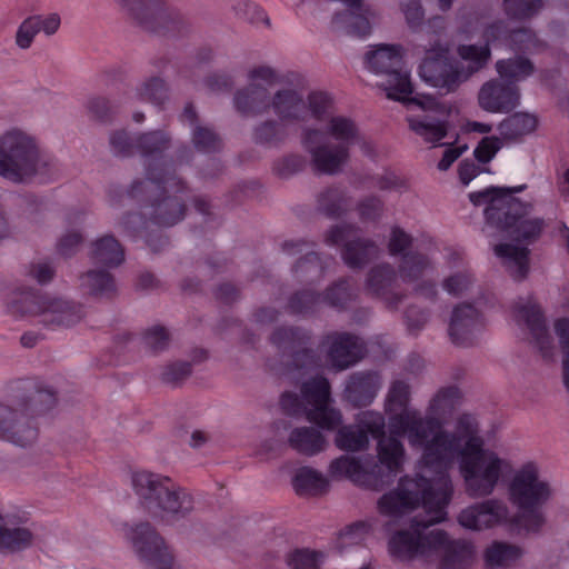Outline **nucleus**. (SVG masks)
Returning a JSON list of instances; mask_svg holds the SVG:
<instances>
[{
  "label": "nucleus",
  "instance_id": "7c9ffc66",
  "mask_svg": "<svg viewBox=\"0 0 569 569\" xmlns=\"http://www.w3.org/2000/svg\"><path fill=\"white\" fill-rule=\"evenodd\" d=\"M146 177L132 181L127 191V196L139 203L149 202L154 200L153 196L164 193L171 181L176 180V176L167 174L163 168H157L148 164L144 168Z\"/></svg>",
  "mask_w": 569,
  "mask_h": 569
},
{
  "label": "nucleus",
  "instance_id": "603ef678",
  "mask_svg": "<svg viewBox=\"0 0 569 569\" xmlns=\"http://www.w3.org/2000/svg\"><path fill=\"white\" fill-rule=\"evenodd\" d=\"M521 549L506 542H495L486 551V560L490 566L507 567L521 557Z\"/></svg>",
  "mask_w": 569,
  "mask_h": 569
},
{
  "label": "nucleus",
  "instance_id": "4468645a",
  "mask_svg": "<svg viewBox=\"0 0 569 569\" xmlns=\"http://www.w3.org/2000/svg\"><path fill=\"white\" fill-rule=\"evenodd\" d=\"M270 341L287 357V373L296 378L319 366V357L312 348V335L297 326H281L273 330Z\"/></svg>",
  "mask_w": 569,
  "mask_h": 569
},
{
  "label": "nucleus",
  "instance_id": "aec40b11",
  "mask_svg": "<svg viewBox=\"0 0 569 569\" xmlns=\"http://www.w3.org/2000/svg\"><path fill=\"white\" fill-rule=\"evenodd\" d=\"M0 438L20 447L32 445L38 438L36 417L18 402H0Z\"/></svg>",
  "mask_w": 569,
  "mask_h": 569
},
{
  "label": "nucleus",
  "instance_id": "a878e982",
  "mask_svg": "<svg viewBox=\"0 0 569 569\" xmlns=\"http://www.w3.org/2000/svg\"><path fill=\"white\" fill-rule=\"evenodd\" d=\"M315 243L306 239L287 240L282 243V251L289 256L306 252L293 266L295 277L302 282H313L322 278L326 262L313 251Z\"/></svg>",
  "mask_w": 569,
  "mask_h": 569
},
{
  "label": "nucleus",
  "instance_id": "5701e85b",
  "mask_svg": "<svg viewBox=\"0 0 569 569\" xmlns=\"http://www.w3.org/2000/svg\"><path fill=\"white\" fill-rule=\"evenodd\" d=\"M397 271L389 263L372 267L366 278V290L382 300L389 310H398L407 298L406 292L397 291Z\"/></svg>",
  "mask_w": 569,
  "mask_h": 569
},
{
  "label": "nucleus",
  "instance_id": "49530a36",
  "mask_svg": "<svg viewBox=\"0 0 569 569\" xmlns=\"http://www.w3.org/2000/svg\"><path fill=\"white\" fill-rule=\"evenodd\" d=\"M537 127L535 116L526 112H516L502 120L498 127L500 134L507 140H516L531 133Z\"/></svg>",
  "mask_w": 569,
  "mask_h": 569
},
{
  "label": "nucleus",
  "instance_id": "79ce46f5",
  "mask_svg": "<svg viewBox=\"0 0 569 569\" xmlns=\"http://www.w3.org/2000/svg\"><path fill=\"white\" fill-rule=\"evenodd\" d=\"M80 281V286L96 297H111L117 289L113 276L102 268L88 270Z\"/></svg>",
  "mask_w": 569,
  "mask_h": 569
},
{
  "label": "nucleus",
  "instance_id": "e2e57ef3",
  "mask_svg": "<svg viewBox=\"0 0 569 569\" xmlns=\"http://www.w3.org/2000/svg\"><path fill=\"white\" fill-rule=\"evenodd\" d=\"M26 276L43 286L51 282L56 276V269L51 262L47 260L32 261L26 266Z\"/></svg>",
  "mask_w": 569,
  "mask_h": 569
},
{
  "label": "nucleus",
  "instance_id": "72a5a7b5",
  "mask_svg": "<svg viewBox=\"0 0 569 569\" xmlns=\"http://www.w3.org/2000/svg\"><path fill=\"white\" fill-rule=\"evenodd\" d=\"M410 396V385L405 380H395L390 385L386 399V411L389 415V426L391 432L396 436H403L407 439L408 432L405 431L402 426L396 423V419L405 412L418 411L417 409L408 408Z\"/></svg>",
  "mask_w": 569,
  "mask_h": 569
},
{
  "label": "nucleus",
  "instance_id": "f8f14e48",
  "mask_svg": "<svg viewBox=\"0 0 569 569\" xmlns=\"http://www.w3.org/2000/svg\"><path fill=\"white\" fill-rule=\"evenodd\" d=\"M122 11L148 32L176 37L184 33L187 19L164 0H116Z\"/></svg>",
  "mask_w": 569,
  "mask_h": 569
},
{
  "label": "nucleus",
  "instance_id": "4d7b16f0",
  "mask_svg": "<svg viewBox=\"0 0 569 569\" xmlns=\"http://www.w3.org/2000/svg\"><path fill=\"white\" fill-rule=\"evenodd\" d=\"M431 311L419 305L411 303L403 311V322L407 331L412 336H418L428 325Z\"/></svg>",
  "mask_w": 569,
  "mask_h": 569
},
{
  "label": "nucleus",
  "instance_id": "b1692460",
  "mask_svg": "<svg viewBox=\"0 0 569 569\" xmlns=\"http://www.w3.org/2000/svg\"><path fill=\"white\" fill-rule=\"evenodd\" d=\"M478 103L491 113H508L520 104V90L499 79L485 82L478 93Z\"/></svg>",
  "mask_w": 569,
  "mask_h": 569
},
{
  "label": "nucleus",
  "instance_id": "6e6552de",
  "mask_svg": "<svg viewBox=\"0 0 569 569\" xmlns=\"http://www.w3.org/2000/svg\"><path fill=\"white\" fill-rule=\"evenodd\" d=\"M509 500L518 509V522L529 532H539L546 523L542 507L552 488L541 478L539 467L530 461L515 471L508 487Z\"/></svg>",
  "mask_w": 569,
  "mask_h": 569
},
{
  "label": "nucleus",
  "instance_id": "c9c22d12",
  "mask_svg": "<svg viewBox=\"0 0 569 569\" xmlns=\"http://www.w3.org/2000/svg\"><path fill=\"white\" fill-rule=\"evenodd\" d=\"M89 257L94 264L116 268L124 260V250L111 234H106L91 243Z\"/></svg>",
  "mask_w": 569,
  "mask_h": 569
},
{
  "label": "nucleus",
  "instance_id": "423d86ee",
  "mask_svg": "<svg viewBox=\"0 0 569 569\" xmlns=\"http://www.w3.org/2000/svg\"><path fill=\"white\" fill-rule=\"evenodd\" d=\"M131 485L140 508L159 521H180L194 510L193 496L168 476L141 470L132 473Z\"/></svg>",
  "mask_w": 569,
  "mask_h": 569
},
{
  "label": "nucleus",
  "instance_id": "0e129e2a",
  "mask_svg": "<svg viewBox=\"0 0 569 569\" xmlns=\"http://www.w3.org/2000/svg\"><path fill=\"white\" fill-rule=\"evenodd\" d=\"M510 47L516 51H530L538 47V39L531 29L519 28L508 34Z\"/></svg>",
  "mask_w": 569,
  "mask_h": 569
},
{
  "label": "nucleus",
  "instance_id": "c756f323",
  "mask_svg": "<svg viewBox=\"0 0 569 569\" xmlns=\"http://www.w3.org/2000/svg\"><path fill=\"white\" fill-rule=\"evenodd\" d=\"M326 341L329 360L338 370H345L362 358L363 345L351 333L333 332L327 336Z\"/></svg>",
  "mask_w": 569,
  "mask_h": 569
},
{
  "label": "nucleus",
  "instance_id": "bb28decb",
  "mask_svg": "<svg viewBox=\"0 0 569 569\" xmlns=\"http://www.w3.org/2000/svg\"><path fill=\"white\" fill-rule=\"evenodd\" d=\"M508 515V507L502 500L487 499L463 509L458 521L467 529L480 531L501 523Z\"/></svg>",
  "mask_w": 569,
  "mask_h": 569
},
{
  "label": "nucleus",
  "instance_id": "6e6d98bb",
  "mask_svg": "<svg viewBox=\"0 0 569 569\" xmlns=\"http://www.w3.org/2000/svg\"><path fill=\"white\" fill-rule=\"evenodd\" d=\"M171 341L170 332L167 328L154 325L148 328L142 336L144 348L152 355H158L169 348Z\"/></svg>",
  "mask_w": 569,
  "mask_h": 569
},
{
  "label": "nucleus",
  "instance_id": "13d9d810",
  "mask_svg": "<svg viewBox=\"0 0 569 569\" xmlns=\"http://www.w3.org/2000/svg\"><path fill=\"white\" fill-rule=\"evenodd\" d=\"M86 109L90 119L100 122H110L116 114V107L106 97H92L86 103Z\"/></svg>",
  "mask_w": 569,
  "mask_h": 569
},
{
  "label": "nucleus",
  "instance_id": "ea45409f",
  "mask_svg": "<svg viewBox=\"0 0 569 569\" xmlns=\"http://www.w3.org/2000/svg\"><path fill=\"white\" fill-rule=\"evenodd\" d=\"M252 141L262 147L277 148L288 138L287 126L279 119H267L257 123L252 129Z\"/></svg>",
  "mask_w": 569,
  "mask_h": 569
},
{
  "label": "nucleus",
  "instance_id": "7ed1b4c3",
  "mask_svg": "<svg viewBox=\"0 0 569 569\" xmlns=\"http://www.w3.org/2000/svg\"><path fill=\"white\" fill-rule=\"evenodd\" d=\"M420 503L426 516H416L409 529L399 530L391 537L390 552L401 559L439 561V569H466L472 559L471 546L463 541L450 540L443 530H429V527L442 520L431 521L436 515V506Z\"/></svg>",
  "mask_w": 569,
  "mask_h": 569
},
{
  "label": "nucleus",
  "instance_id": "2eb2a0df",
  "mask_svg": "<svg viewBox=\"0 0 569 569\" xmlns=\"http://www.w3.org/2000/svg\"><path fill=\"white\" fill-rule=\"evenodd\" d=\"M399 101L408 109L419 108L422 110L423 114L408 117L407 121L410 130L426 142L436 144L447 136L449 109L438 102L435 97L413 92L406 94L405 99Z\"/></svg>",
  "mask_w": 569,
  "mask_h": 569
},
{
  "label": "nucleus",
  "instance_id": "09e8293b",
  "mask_svg": "<svg viewBox=\"0 0 569 569\" xmlns=\"http://www.w3.org/2000/svg\"><path fill=\"white\" fill-rule=\"evenodd\" d=\"M458 56L468 61L467 68L463 67V73L466 74V81L476 72L481 70L489 61L491 57V50L488 46L477 44H460L457 48Z\"/></svg>",
  "mask_w": 569,
  "mask_h": 569
},
{
  "label": "nucleus",
  "instance_id": "dca6fc26",
  "mask_svg": "<svg viewBox=\"0 0 569 569\" xmlns=\"http://www.w3.org/2000/svg\"><path fill=\"white\" fill-rule=\"evenodd\" d=\"M250 83L233 94V107L242 117H258L270 112V88L280 83L277 71L259 66L249 71Z\"/></svg>",
  "mask_w": 569,
  "mask_h": 569
},
{
  "label": "nucleus",
  "instance_id": "393cba45",
  "mask_svg": "<svg viewBox=\"0 0 569 569\" xmlns=\"http://www.w3.org/2000/svg\"><path fill=\"white\" fill-rule=\"evenodd\" d=\"M515 312L518 321H522L530 331L532 341L542 357L551 358L553 355L552 339L548 333L540 307L530 298L520 299L515 305Z\"/></svg>",
  "mask_w": 569,
  "mask_h": 569
},
{
  "label": "nucleus",
  "instance_id": "774afa93",
  "mask_svg": "<svg viewBox=\"0 0 569 569\" xmlns=\"http://www.w3.org/2000/svg\"><path fill=\"white\" fill-rule=\"evenodd\" d=\"M306 166V160L299 154H289L279 159L274 166L273 171L281 178H289L300 172Z\"/></svg>",
  "mask_w": 569,
  "mask_h": 569
},
{
  "label": "nucleus",
  "instance_id": "4c0bfd02",
  "mask_svg": "<svg viewBox=\"0 0 569 569\" xmlns=\"http://www.w3.org/2000/svg\"><path fill=\"white\" fill-rule=\"evenodd\" d=\"M288 445L298 453L315 456L326 448V439L315 427L293 428L288 437Z\"/></svg>",
  "mask_w": 569,
  "mask_h": 569
},
{
  "label": "nucleus",
  "instance_id": "0eeeda50",
  "mask_svg": "<svg viewBox=\"0 0 569 569\" xmlns=\"http://www.w3.org/2000/svg\"><path fill=\"white\" fill-rule=\"evenodd\" d=\"M358 124L348 117L333 116L327 121L325 131L305 128L301 144L310 154L316 170L336 174L349 160V150L359 139Z\"/></svg>",
  "mask_w": 569,
  "mask_h": 569
},
{
  "label": "nucleus",
  "instance_id": "c85d7f7f",
  "mask_svg": "<svg viewBox=\"0 0 569 569\" xmlns=\"http://www.w3.org/2000/svg\"><path fill=\"white\" fill-rule=\"evenodd\" d=\"M270 111L286 122H300L308 118L303 93L292 87H282L271 92Z\"/></svg>",
  "mask_w": 569,
  "mask_h": 569
},
{
  "label": "nucleus",
  "instance_id": "de8ad7c7",
  "mask_svg": "<svg viewBox=\"0 0 569 569\" xmlns=\"http://www.w3.org/2000/svg\"><path fill=\"white\" fill-rule=\"evenodd\" d=\"M137 97L157 107H163L169 101V87L160 77H150L136 88Z\"/></svg>",
  "mask_w": 569,
  "mask_h": 569
},
{
  "label": "nucleus",
  "instance_id": "412c9836",
  "mask_svg": "<svg viewBox=\"0 0 569 569\" xmlns=\"http://www.w3.org/2000/svg\"><path fill=\"white\" fill-rule=\"evenodd\" d=\"M127 537L139 559L150 569L159 563L164 565L166 559L171 555L163 538L149 522H140L131 527Z\"/></svg>",
  "mask_w": 569,
  "mask_h": 569
},
{
  "label": "nucleus",
  "instance_id": "ddd939ff",
  "mask_svg": "<svg viewBox=\"0 0 569 569\" xmlns=\"http://www.w3.org/2000/svg\"><path fill=\"white\" fill-rule=\"evenodd\" d=\"M366 61L370 70L385 77L379 86L387 92V98L398 101L413 93L409 72L403 69L400 44H378L367 52Z\"/></svg>",
  "mask_w": 569,
  "mask_h": 569
},
{
  "label": "nucleus",
  "instance_id": "8fccbe9b",
  "mask_svg": "<svg viewBox=\"0 0 569 569\" xmlns=\"http://www.w3.org/2000/svg\"><path fill=\"white\" fill-rule=\"evenodd\" d=\"M191 142L193 148L202 153L218 152L222 147L220 136L204 124H197L191 129Z\"/></svg>",
  "mask_w": 569,
  "mask_h": 569
},
{
  "label": "nucleus",
  "instance_id": "a211bd4d",
  "mask_svg": "<svg viewBox=\"0 0 569 569\" xmlns=\"http://www.w3.org/2000/svg\"><path fill=\"white\" fill-rule=\"evenodd\" d=\"M330 246L341 244V258L351 269H362L379 257V247L360 233V229L347 223L333 226L326 234Z\"/></svg>",
  "mask_w": 569,
  "mask_h": 569
},
{
  "label": "nucleus",
  "instance_id": "5fc2aeb1",
  "mask_svg": "<svg viewBox=\"0 0 569 569\" xmlns=\"http://www.w3.org/2000/svg\"><path fill=\"white\" fill-rule=\"evenodd\" d=\"M322 302L321 295L312 290H301L290 297L288 311L293 315L312 313Z\"/></svg>",
  "mask_w": 569,
  "mask_h": 569
},
{
  "label": "nucleus",
  "instance_id": "864d4df0",
  "mask_svg": "<svg viewBox=\"0 0 569 569\" xmlns=\"http://www.w3.org/2000/svg\"><path fill=\"white\" fill-rule=\"evenodd\" d=\"M109 144L116 157L130 158L138 154L137 132L132 134L124 129L114 130L109 136Z\"/></svg>",
  "mask_w": 569,
  "mask_h": 569
},
{
  "label": "nucleus",
  "instance_id": "69168bd1",
  "mask_svg": "<svg viewBox=\"0 0 569 569\" xmlns=\"http://www.w3.org/2000/svg\"><path fill=\"white\" fill-rule=\"evenodd\" d=\"M357 209L362 220L377 221L383 214L385 203L377 196H368L359 201Z\"/></svg>",
  "mask_w": 569,
  "mask_h": 569
},
{
  "label": "nucleus",
  "instance_id": "bf43d9fd",
  "mask_svg": "<svg viewBox=\"0 0 569 569\" xmlns=\"http://www.w3.org/2000/svg\"><path fill=\"white\" fill-rule=\"evenodd\" d=\"M508 16L516 19H527L536 16L543 7L542 0H503Z\"/></svg>",
  "mask_w": 569,
  "mask_h": 569
},
{
  "label": "nucleus",
  "instance_id": "3c124183",
  "mask_svg": "<svg viewBox=\"0 0 569 569\" xmlns=\"http://www.w3.org/2000/svg\"><path fill=\"white\" fill-rule=\"evenodd\" d=\"M355 298L356 291L348 279L338 280L322 296L325 303L337 309H343Z\"/></svg>",
  "mask_w": 569,
  "mask_h": 569
},
{
  "label": "nucleus",
  "instance_id": "e433bc0d",
  "mask_svg": "<svg viewBox=\"0 0 569 569\" xmlns=\"http://www.w3.org/2000/svg\"><path fill=\"white\" fill-rule=\"evenodd\" d=\"M495 253L502 259L503 266L515 280H522L529 271V249L511 243H500L495 247Z\"/></svg>",
  "mask_w": 569,
  "mask_h": 569
},
{
  "label": "nucleus",
  "instance_id": "680f3d73",
  "mask_svg": "<svg viewBox=\"0 0 569 569\" xmlns=\"http://www.w3.org/2000/svg\"><path fill=\"white\" fill-rule=\"evenodd\" d=\"M322 553L310 549H296L287 557L291 569H320Z\"/></svg>",
  "mask_w": 569,
  "mask_h": 569
},
{
  "label": "nucleus",
  "instance_id": "a19ab883",
  "mask_svg": "<svg viewBox=\"0 0 569 569\" xmlns=\"http://www.w3.org/2000/svg\"><path fill=\"white\" fill-rule=\"evenodd\" d=\"M496 70L501 80L509 84H516V82L530 77L535 71V66L528 58L515 56L509 59L498 60L496 62Z\"/></svg>",
  "mask_w": 569,
  "mask_h": 569
},
{
  "label": "nucleus",
  "instance_id": "9b49d317",
  "mask_svg": "<svg viewBox=\"0 0 569 569\" xmlns=\"http://www.w3.org/2000/svg\"><path fill=\"white\" fill-rule=\"evenodd\" d=\"M9 312L17 317H33L38 325L49 330L71 328L84 317L81 303L38 290L22 292L9 305Z\"/></svg>",
  "mask_w": 569,
  "mask_h": 569
},
{
  "label": "nucleus",
  "instance_id": "f03ea898",
  "mask_svg": "<svg viewBox=\"0 0 569 569\" xmlns=\"http://www.w3.org/2000/svg\"><path fill=\"white\" fill-rule=\"evenodd\" d=\"M386 420L377 411L360 412L353 425L341 427L336 445L346 451H360L369 446V436L378 440V461L365 467L359 460L341 456L330 463L333 476H346L355 483L372 490H381L393 482L405 460L402 442L393 436H386Z\"/></svg>",
  "mask_w": 569,
  "mask_h": 569
},
{
  "label": "nucleus",
  "instance_id": "9d476101",
  "mask_svg": "<svg viewBox=\"0 0 569 569\" xmlns=\"http://www.w3.org/2000/svg\"><path fill=\"white\" fill-rule=\"evenodd\" d=\"M56 167L52 157L40 150L34 139L20 131L0 137V176L22 182L36 174H47Z\"/></svg>",
  "mask_w": 569,
  "mask_h": 569
},
{
  "label": "nucleus",
  "instance_id": "473e14b6",
  "mask_svg": "<svg viewBox=\"0 0 569 569\" xmlns=\"http://www.w3.org/2000/svg\"><path fill=\"white\" fill-rule=\"evenodd\" d=\"M381 388L380 377L373 371H358L349 376L343 396L353 407H367Z\"/></svg>",
  "mask_w": 569,
  "mask_h": 569
},
{
  "label": "nucleus",
  "instance_id": "052dcab7",
  "mask_svg": "<svg viewBox=\"0 0 569 569\" xmlns=\"http://www.w3.org/2000/svg\"><path fill=\"white\" fill-rule=\"evenodd\" d=\"M555 332L559 338V343L563 353L562 381L566 389L569 391V319H558L555 322Z\"/></svg>",
  "mask_w": 569,
  "mask_h": 569
},
{
  "label": "nucleus",
  "instance_id": "f704fd0d",
  "mask_svg": "<svg viewBox=\"0 0 569 569\" xmlns=\"http://www.w3.org/2000/svg\"><path fill=\"white\" fill-rule=\"evenodd\" d=\"M36 536L33 531L13 521L0 522V552L17 553L31 548Z\"/></svg>",
  "mask_w": 569,
  "mask_h": 569
},
{
  "label": "nucleus",
  "instance_id": "2f4dec72",
  "mask_svg": "<svg viewBox=\"0 0 569 569\" xmlns=\"http://www.w3.org/2000/svg\"><path fill=\"white\" fill-rule=\"evenodd\" d=\"M172 134L166 129H152L137 132L138 154L143 159L144 168L148 164L163 168V158L172 147Z\"/></svg>",
  "mask_w": 569,
  "mask_h": 569
},
{
  "label": "nucleus",
  "instance_id": "a18cd8bd",
  "mask_svg": "<svg viewBox=\"0 0 569 569\" xmlns=\"http://www.w3.org/2000/svg\"><path fill=\"white\" fill-rule=\"evenodd\" d=\"M431 267L429 258L417 251H408L401 256L398 272L403 282L418 281Z\"/></svg>",
  "mask_w": 569,
  "mask_h": 569
},
{
  "label": "nucleus",
  "instance_id": "f257e3e1",
  "mask_svg": "<svg viewBox=\"0 0 569 569\" xmlns=\"http://www.w3.org/2000/svg\"><path fill=\"white\" fill-rule=\"evenodd\" d=\"M459 459V473L466 495L472 499L491 496L512 472L511 462L485 446L469 415L457 420L456 432L440 433L421 456L425 473L417 478L400 479L396 489L378 500L379 512L399 517L415 510L420 502L436 506L431 521L445 520L452 483L448 470Z\"/></svg>",
  "mask_w": 569,
  "mask_h": 569
},
{
  "label": "nucleus",
  "instance_id": "f3484780",
  "mask_svg": "<svg viewBox=\"0 0 569 569\" xmlns=\"http://www.w3.org/2000/svg\"><path fill=\"white\" fill-rule=\"evenodd\" d=\"M449 48L440 39L426 50V57L419 67V76L429 86L446 93L456 91L466 81L463 66L448 57Z\"/></svg>",
  "mask_w": 569,
  "mask_h": 569
},
{
  "label": "nucleus",
  "instance_id": "4be33fe9",
  "mask_svg": "<svg viewBox=\"0 0 569 569\" xmlns=\"http://www.w3.org/2000/svg\"><path fill=\"white\" fill-rule=\"evenodd\" d=\"M184 182L176 177L164 193H158L150 204L151 220L163 227H171L184 218L187 210L186 200L181 196L186 191Z\"/></svg>",
  "mask_w": 569,
  "mask_h": 569
},
{
  "label": "nucleus",
  "instance_id": "20e7f679",
  "mask_svg": "<svg viewBox=\"0 0 569 569\" xmlns=\"http://www.w3.org/2000/svg\"><path fill=\"white\" fill-rule=\"evenodd\" d=\"M526 188L527 184L513 188L489 187L470 193L469 199L475 206L487 204L485 209L487 223L506 231L517 242L530 244L540 238L546 222L542 218H528L533 210V203L521 202L513 197Z\"/></svg>",
  "mask_w": 569,
  "mask_h": 569
},
{
  "label": "nucleus",
  "instance_id": "39448f33",
  "mask_svg": "<svg viewBox=\"0 0 569 569\" xmlns=\"http://www.w3.org/2000/svg\"><path fill=\"white\" fill-rule=\"evenodd\" d=\"M131 485L140 508L159 521H180L194 510L193 496L168 476L141 470L132 473Z\"/></svg>",
  "mask_w": 569,
  "mask_h": 569
},
{
  "label": "nucleus",
  "instance_id": "c03bdc74",
  "mask_svg": "<svg viewBox=\"0 0 569 569\" xmlns=\"http://www.w3.org/2000/svg\"><path fill=\"white\" fill-rule=\"evenodd\" d=\"M293 487L300 496H319L328 490L329 483L321 472L310 467H302L293 478Z\"/></svg>",
  "mask_w": 569,
  "mask_h": 569
},
{
  "label": "nucleus",
  "instance_id": "cd10ccee",
  "mask_svg": "<svg viewBox=\"0 0 569 569\" xmlns=\"http://www.w3.org/2000/svg\"><path fill=\"white\" fill-rule=\"evenodd\" d=\"M481 327L479 311L470 303H460L452 310L448 333L452 343L468 347Z\"/></svg>",
  "mask_w": 569,
  "mask_h": 569
},
{
  "label": "nucleus",
  "instance_id": "37998d69",
  "mask_svg": "<svg viewBox=\"0 0 569 569\" xmlns=\"http://www.w3.org/2000/svg\"><path fill=\"white\" fill-rule=\"evenodd\" d=\"M317 211L328 218L341 217L348 208L346 192L339 187H328L317 194Z\"/></svg>",
  "mask_w": 569,
  "mask_h": 569
},
{
  "label": "nucleus",
  "instance_id": "6ab92c4d",
  "mask_svg": "<svg viewBox=\"0 0 569 569\" xmlns=\"http://www.w3.org/2000/svg\"><path fill=\"white\" fill-rule=\"evenodd\" d=\"M303 400L309 406L307 418L317 423L320 428L332 430L342 420L339 410L330 406V383L323 377H315L306 381L301 387Z\"/></svg>",
  "mask_w": 569,
  "mask_h": 569
},
{
  "label": "nucleus",
  "instance_id": "1a4fd4ad",
  "mask_svg": "<svg viewBox=\"0 0 569 569\" xmlns=\"http://www.w3.org/2000/svg\"><path fill=\"white\" fill-rule=\"evenodd\" d=\"M460 397L458 387H442L430 399L426 416L420 411H408L399 416L396 423L408 432L410 447L421 449V456H425L440 433L450 432L443 429V421L452 413Z\"/></svg>",
  "mask_w": 569,
  "mask_h": 569
},
{
  "label": "nucleus",
  "instance_id": "58836bf2",
  "mask_svg": "<svg viewBox=\"0 0 569 569\" xmlns=\"http://www.w3.org/2000/svg\"><path fill=\"white\" fill-rule=\"evenodd\" d=\"M57 401V391L52 387L39 383L34 385L28 395L17 402L37 418L51 410Z\"/></svg>",
  "mask_w": 569,
  "mask_h": 569
},
{
  "label": "nucleus",
  "instance_id": "338daca9",
  "mask_svg": "<svg viewBox=\"0 0 569 569\" xmlns=\"http://www.w3.org/2000/svg\"><path fill=\"white\" fill-rule=\"evenodd\" d=\"M39 22L36 17L31 16L24 19L19 26L16 33V44L20 49H29L34 37L39 33Z\"/></svg>",
  "mask_w": 569,
  "mask_h": 569
}]
</instances>
